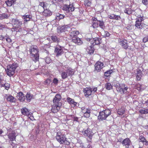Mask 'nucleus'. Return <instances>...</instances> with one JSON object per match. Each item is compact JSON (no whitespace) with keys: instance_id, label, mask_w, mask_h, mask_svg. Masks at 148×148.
<instances>
[{"instance_id":"obj_1","label":"nucleus","mask_w":148,"mask_h":148,"mask_svg":"<svg viewBox=\"0 0 148 148\" xmlns=\"http://www.w3.org/2000/svg\"><path fill=\"white\" fill-rule=\"evenodd\" d=\"M56 138L60 144H64L67 145H69L70 144V141L60 132H58L57 133Z\"/></svg>"},{"instance_id":"obj_2","label":"nucleus","mask_w":148,"mask_h":148,"mask_svg":"<svg viewBox=\"0 0 148 148\" xmlns=\"http://www.w3.org/2000/svg\"><path fill=\"white\" fill-rule=\"evenodd\" d=\"M17 67L18 64L15 63H14L12 64L8 65L7 69H5L7 75L10 77L13 76Z\"/></svg>"},{"instance_id":"obj_3","label":"nucleus","mask_w":148,"mask_h":148,"mask_svg":"<svg viewBox=\"0 0 148 148\" xmlns=\"http://www.w3.org/2000/svg\"><path fill=\"white\" fill-rule=\"evenodd\" d=\"M99 115L98 116V119L99 121L106 119L111 114L110 110L109 109H106L99 112Z\"/></svg>"},{"instance_id":"obj_4","label":"nucleus","mask_w":148,"mask_h":148,"mask_svg":"<svg viewBox=\"0 0 148 148\" xmlns=\"http://www.w3.org/2000/svg\"><path fill=\"white\" fill-rule=\"evenodd\" d=\"M12 22L13 24L14 30L16 32H20L22 31L21 26L22 25V21H19L17 18H13Z\"/></svg>"},{"instance_id":"obj_5","label":"nucleus","mask_w":148,"mask_h":148,"mask_svg":"<svg viewBox=\"0 0 148 148\" xmlns=\"http://www.w3.org/2000/svg\"><path fill=\"white\" fill-rule=\"evenodd\" d=\"M82 133L85 136H87L88 138H87V140L88 143H92V138L94 135L92 131L89 128L86 130L82 131Z\"/></svg>"},{"instance_id":"obj_6","label":"nucleus","mask_w":148,"mask_h":148,"mask_svg":"<svg viewBox=\"0 0 148 148\" xmlns=\"http://www.w3.org/2000/svg\"><path fill=\"white\" fill-rule=\"evenodd\" d=\"M97 90V87L91 88L90 87H86L84 88L83 91L84 96L86 97H88L90 95L91 93H94Z\"/></svg>"},{"instance_id":"obj_7","label":"nucleus","mask_w":148,"mask_h":148,"mask_svg":"<svg viewBox=\"0 0 148 148\" xmlns=\"http://www.w3.org/2000/svg\"><path fill=\"white\" fill-rule=\"evenodd\" d=\"M63 47L59 45H57L55 47L54 53L56 57H58L64 53Z\"/></svg>"},{"instance_id":"obj_8","label":"nucleus","mask_w":148,"mask_h":148,"mask_svg":"<svg viewBox=\"0 0 148 148\" xmlns=\"http://www.w3.org/2000/svg\"><path fill=\"white\" fill-rule=\"evenodd\" d=\"M144 20L143 16H140L137 18L135 24V26L138 29H142L143 27V24L142 22Z\"/></svg>"},{"instance_id":"obj_9","label":"nucleus","mask_w":148,"mask_h":148,"mask_svg":"<svg viewBox=\"0 0 148 148\" xmlns=\"http://www.w3.org/2000/svg\"><path fill=\"white\" fill-rule=\"evenodd\" d=\"M21 114L24 115L28 116L30 119L33 120L34 119L32 115L33 114L32 112H29L28 109L26 108H24L21 109Z\"/></svg>"},{"instance_id":"obj_10","label":"nucleus","mask_w":148,"mask_h":148,"mask_svg":"<svg viewBox=\"0 0 148 148\" xmlns=\"http://www.w3.org/2000/svg\"><path fill=\"white\" fill-rule=\"evenodd\" d=\"M94 67V72H99L101 71V69L104 67V66L103 62L98 61L95 64Z\"/></svg>"},{"instance_id":"obj_11","label":"nucleus","mask_w":148,"mask_h":148,"mask_svg":"<svg viewBox=\"0 0 148 148\" xmlns=\"http://www.w3.org/2000/svg\"><path fill=\"white\" fill-rule=\"evenodd\" d=\"M127 40H122L121 39H119L118 41L119 43L121 46L123 48H124L125 49H129L131 50H132L133 49L129 46L128 43H127Z\"/></svg>"},{"instance_id":"obj_12","label":"nucleus","mask_w":148,"mask_h":148,"mask_svg":"<svg viewBox=\"0 0 148 148\" xmlns=\"http://www.w3.org/2000/svg\"><path fill=\"white\" fill-rule=\"evenodd\" d=\"M17 134L14 131H12L8 133L7 135L8 138L10 141H16V137Z\"/></svg>"},{"instance_id":"obj_13","label":"nucleus","mask_w":148,"mask_h":148,"mask_svg":"<svg viewBox=\"0 0 148 148\" xmlns=\"http://www.w3.org/2000/svg\"><path fill=\"white\" fill-rule=\"evenodd\" d=\"M89 41H90L91 44L93 45L94 46L95 45H99L101 42V39L99 37H95L90 40L89 39Z\"/></svg>"},{"instance_id":"obj_14","label":"nucleus","mask_w":148,"mask_h":148,"mask_svg":"<svg viewBox=\"0 0 148 148\" xmlns=\"http://www.w3.org/2000/svg\"><path fill=\"white\" fill-rule=\"evenodd\" d=\"M31 55L39 53V50L36 45H32L30 47L29 50Z\"/></svg>"},{"instance_id":"obj_15","label":"nucleus","mask_w":148,"mask_h":148,"mask_svg":"<svg viewBox=\"0 0 148 148\" xmlns=\"http://www.w3.org/2000/svg\"><path fill=\"white\" fill-rule=\"evenodd\" d=\"M61 106L59 104L54 103L52 106L51 111L53 113H56L60 109Z\"/></svg>"},{"instance_id":"obj_16","label":"nucleus","mask_w":148,"mask_h":148,"mask_svg":"<svg viewBox=\"0 0 148 148\" xmlns=\"http://www.w3.org/2000/svg\"><path fill=\"white\" fill-rule=\"evenodd\" d=\"M63 10H65L67 12H69L70 10L71 12L74 11L75 10V8L72 5H65L63 8Z\"/></svg>"},{"instance_id":"obj_17","label":"nucleus","mask_w":148,"mask_h":148,"mask_svg":"<svg viewBox=\"0 0 148 148\" xmlns=\"http://www.w3.org/2000/svg\"><path fill=\"white\" fill-rule=\"evenodd\" d=\"M123 146H125V148H129L131 143V141L130 139L126 138L124 139L122 142Z\"/></svg>"},{"instance_id":"obj_18","label":"nucleus","mask_w":148,"mask_h":148,"mask_svg":"<svg viewBox=\"0 0 148 148\" xmlns=\"http://www.w3.org/2000/svg\"><path fill=\"white\" fill-rule=\"evenodd\" d=\"M66 100L68 103L71 105V107L74 108L77 104V103L75 102L74 100L69 97H67Z\"/></svg>"},{"instance_id":"obj_19","label":"nucleus","mask_w":148,"mask_h":148,"mask_svg":"<svg viewBox=\"0 0 148 148\" xmlns=\"http://www.w3.org/2000/svg\"><path fill=\"white\" fill-rule=\"evenodd\" d=\"M119 89L117 91L118 92H120L121 94H123L125 92L127 91L128 88L127 86L124 84H121Z\"/></svg>"},{"instance_id":"obj_20","label":"nucleus","mask_w":148,"mask_h":148,"mask_svg":"<svg viewBox=\"0 0 148 148\" xmlns=\"http://www.w3.org/2000/svg\"><path fill=\"white\" fill-rule=\"evenodd\" d=\"M139 142L143 143V145H148V141L143 135L140 136L138 139Z\"/></svg>"},{"instance_id":"obj_21","label":"nucleus","mask_w":148,"mask_h":148,"mask_svg":"<svg viewBox=\"0 0 148 148\" xmlns=\"http://www.w3.org/2000/svg\"><path fill=\"white\" fill-rule=\"evenodd\" d=\"M61 98V96L60 94H57L56 95L53 99V103L59 104V102L60 101Z\"/></svg>"},{"instance_id":"obj_22","label":"nucleus","mask_w":148,"mask_h":148,"mask_svg":"<svg viewBox=\"0 0 148 148\" xmlns=\"http://www.w3.org/2000/svg\"><path fill=\"white\" fill-rule=\"evenodd\" d=\"M94 46L91 44L90 46H88L86 49V51L90 54H93L94 51Z\"/></svg>"},{"instance_id":"obj_23","label":"nucleus","mask_w":148,"mask_h":148,"mask_svg":"<svg viewBox=\"0 0 148 148\" xmlns=\"http://www.w3.org/2000/svg\"><path fill=\"white\" fill-rule=\"evenodd\" d=\"M79 34V32L77 30L71 32L70 34V38L73 40V39L77 37V36Z\"/></svg>"},{"instance_id":"obj_24","label":"nucleus","mask_w":148,"mask_h":148,"mask_svg":"<svg viewBox=\"0 0 148 148\" xmlns=\"http://www.w3.org/2000/svg\"><path fill=\"white\" fill-rule=\"evenodd\" d=\"M7 100L12 103H15L16 101V99L11 95H6L5 96Z\"/></svg>"},{"instance_id":"obj_25","label":"nucleus","mask_w":148,"mask_h":148,"mask_svg":"<svg viewBox=\"0 0 148 148\" xmlns=\"http://www.w3.org/2000/svg\"><path fill=\"white\" fill-rule=\"evenodd\" d=\"M32 56V60L35 62L39 61V53L31 55Z\"/></svg>"},{"instance_id":"obj_26","label":"nucleus","mask_w":148,"mask_h":148,"mask_svg":"<svg viewBox=\"0 0 148 148\" xmlns=\"http://www.w3.org/2000/svg\"><path fill=\"white\" fill-rule=\"evenodd\" d=\"M52 12L49 9V8L44 10L42 12L43 16L47 17L49 16L52 15Z\"/></svg>"},{"instance_id":"obj_27","label":"nucleus","mask_w":148,"mask_h":148,"mask_svg":"<svg viewBox=\"0 0 148 148\" xmlns=\"http://www.w3.org/2000/svg\"><path fill=\"white\" fill-rule=\"evenodd\" d=\"M138 10H132L131 9V8H126L125 10H124V12L125 14H128V15H130L132 14L134 12H135L136 11L137 12Z\"/></svg>"},{"instance_id":"obj_28","label":"nucleus","mask_w":148,"mask_h":148,"mask_svg":"<svg viewBox=\"0 0 148 148\" xmlns=\"http://www.w3.org/2000/svg\"><path fill=\"white\" fill-rule=\"evenodd\" d=\"M17 97L19 100L21 101H24L25 99L24 95L21 92L18 93Z\"/></svg>"},{"instance_id":"obj_29","label":"nucleus","mask_w":148,"mask_h":148,"mask_svg":"<svg viewBox=\"0 0 148 148\" xmlns=\"http://www.w3.org/2000/svg\"><path fill=\"white\" fill-rule=\"evenodd\" d=\"M108 17L110 19H115L118 20L121 19V17L119 15H116L114 14L109 15Z\"/></svg>"},{"instance_id":"obj_30","label":"nucleus","mask_w":148,"mask_h":148,"mask_svg":"<svg viewBox=\"0 0 148 148\" xmlns=\"http://www.w3.org/2000/svg\"><path fill=\"white\" fill-rule=\"evenodd\" d=\"M137 73L136 76V78L138 81H140L142 76L143 73L140 69H138L137 70Z\"/></svg>"},{"instance_id":"obj_31","label":"nucleus","mask_w":148,"mask_h":148,"mask_svg":"<svg viewBox=\"0 0 148 148\" xmlns=\"http://www.w3.org/2000/svg\"><path fill=\"white\" fill-rule=\"evenodd\" d=\"M22 18L24 19V23H25L30 21L32 18V16L30 15H24L22 16Z\"/></svg>"},{"instance_id":"obj_32","label":"nucleus","mask_w":148,"mask_h":148,"mask_svg":"<svg viewBox=\"0 0 148 148\" xmlns=\"http://www.w3.org/2000/svg\"><path fill=\"white\" fill-rule=\"evenodd\" d=\"M39 6L42 7L44 10L49 8V5L46 2H41L39 3Z\"/></svg>"},{"instance_id":"obj_33","label":"nucleus","mask_w":148,"mask_h":148,"mask_svg":"<svg viewBox=\"0 0 148 148\" xmlns=\"http://www.w3.org/2000/svg\"><path fill=\"white\" fill-rule=\"evenodd\" d=\"M67 71L68 72V76H71L75 73L74 69L69 67H67Z\"/></svg>"},{"instance_id":"obj_34","label":"nucleus","mask_w":148,"mask_h":148,"mask_svg":"<svg viewBox=\"0 0 148 148\" xmlns=\"http://www.w3.org/2000/svg\"><path fill=\"white\" fill-rule=\"evenodd\" d=\"M51 38L53 42H58L60 41V38L56 35L51 36Z\"/></svg>"},{"instance_id":"obj_35","label":"nucleus","mask_w":148,"mask_h":148,"mask_svg":"<svg viewBox=\"0 0 148 148\" xmlns=\"http://www.w3.org/2000/svg\"><path fill=\"white\" fill-rule=\"evenodd\" d=\"M125 112V109L124 108H121L118 110L117 113L120 115H122Z\"/></svg>"},{"instance_id":"obj_36","label":"nucleus","mask_w":148,"mask_h":148,"mask_svg":"<svg viewBox=\"0 0 148 148\" xmlns=\"http://www.w3.org/2000/svg\"><path fill=\"white\" fill-rule=\"evenodd\" d=\"M72 41L75 44L78 45H81L82 42L80 39L78 37L76 38L73 39Z\"/></svg>"},{"instance_id":"obj_37","label":"nucleus","mask_w":148,"mask_h":148,"mask_svg":"<svg viewBox=\"0 0 148 148\" xmlns=\"http://www.w3.org/2000/svg\"><path fill=\"white\" fill-rule=\"evenodd\" d=\"M66 29L64 26L59 27L57 28V31L58 33H61L64 32Z\"/></svg>"},{"instance_id":"obj_38","label":"nucleus","mask_w":148,"mask_h":148,"mask_svg":"<svg viewBox=\"0 0 148 148\" xmlns=\"http://www.w3.org/2000/svg\"><path fill=\"white\" fill-rule=\"evenodd\" d=\"M64 16L62 14L58 13L56 14V19L59 21L60 20L64 18Z\"/></svg>"},{"instance_id":"obj_39","label":"nucleus","mask_w":148,"mask_h":148,"mask_svg":"<svg viewBox=\"0 0 148 148\" xmlns=\"http://www.w3.org/2000/svg\"><path fill=\"white\" fill-rule=\"evenodd\" d=\"M139 111L141 114H147L148 113V109H140Z\"/></svg>"},{"instance_id":"obj_40","label":"nucleus","mask_w":148,"mask_h":148,"mask_svg":"<svg viewBox=\"0 0 148 148\" xmlns=\"http://www.w3.org/2000/svg\"><path fill=\"white\" fill-rule=\"evenodd\" d=\"M81 112L84 114L86 113V112L88 113L89 111H91V110L90 108H88L86 109L84 107H82L81 108Z\"/></svg>"},{"instance_id":"obj_41","label":"nucleus","mask_w":148,"mask_h":148,"mask_svg":"<svg viewBox=\"0 0 148 148\" xmlns=\"http://www.w3.org/2000/svg\"><path fill=\"white\" fill-rule=\"evenodd\" d=\"M68 75V74L65 71H63L61 73V77L62 79H64L67 78Z\"/></svg>"},{"instance_id":"obj_42","label":"nucleus","mask_w":148,"mask_h":148,"mask_svg":"<svg viewBox=\"0 0 148 148\" xmlns=\"http://www.w3.org/2000/svg\"><path fill=\"white\" fill-rule=\"evenodd\" d=\"M105 87L106 89L110 90L112 88L113 86L110 83H107L105 84Z\"/></svg>"},{"instance_id":"obj_43","label":"nucleus","mask_w":148,"mask_h":148,"mask_svg":"<svg viewBox=\"0 0 148 148\" xmlns=\"http://www.w3.org/2000/svg\"><path fill=\"white\" fill-rule=\"evenodd\" d=\"M33 95H31L30 93H27L26 95V97L27 101H30L31 99L33 98Z\"/></svg>"},{"instance_id":"obj_44","label":"nucleus","mask_w":148,"mask_h":148,"mask_svg":"<svg viewBox=\"0 0 148 148\" xmlns=\"http://www.w3.org/2000/svg\"><path fill=\"white\" fill-rule=\"evenodd\" d=\"M8 17L7 14L3 13L0 14V20H2L5 18H8Z\"/></svg>"},{"instance_id":"obj_45","label":"nucleus","mask_w":148,"mask_h":148,"mask_svg":"<svg viewBox=\"0 0 148 148\" xmlns=\"http://www.w3.org/2000/svg\"><path fill=\"white\" fill-rule=\"evenodd\" d=\"M91 1L89 0H85L84 1V4L86 6H89L91 5Z\"/></svg>"},{"instance_id":"obj_46","label":"nucleus","mask_w":148,"mask_h":148,"mask_svg":"<svg viewBox=\"0 0 148 148\" xmlns=\"http://www.w3.org/2000/svg\"><path fill=\"white\" fill-rule=\"evenodd\" d=\"M112 70H108L105 72L104 75L106 77H108L110 76V75L112 73Z\"/></svg>"},{"instance_id":"obj_47","label":"nucleus","mask_w":148,"mask_h":148,"mask_svg":"<svg viewBox=\"0 0 148 148\" xmlns=\"http://www.w3.org/2000/svg\"><path fill=\"white\" fill-rule=\"evenodd\" d=\"M92 27L94 28H96L98 26L99 21H95L92 22Z\"/></svg>"},{"instance_id":"obj_48","label":"nucleus","mask_w":148,"mask_h":148,"mask_svg":"<svg viewBox=\"0 0 148 148\" xmlns=\"http://www.w3.org/2000/svg\"><path fill=\"white\" fill-rule=\"evenodd\" d=\"M7 5L9 6H11L14 3L13 0H8L5 1Z\"/></svg>"},{"instance_id":"obj_49","label":"nucleus","mask_w":148,"mask_h":148,"mask_svg":"<svg viewBox=\"0 0 148 148\" xmlns=\"http://www.w3.org/2000/svg\"><path fill=\"white\" fill-rule=\"evenodd\" d=\"M99 26L102 29H103L105 27L104 23L103 21H99Z\"/></svg>"},{"instance_id":"obj_50","label":"nucleus","mask_w":148,"mask_h":148,"mask_svg":"<svg viewBox=\"0 0 148 148\" xmlns=\"http://www.w3.org/2000/svg\"><path fill=\"white\" fill-rule=\"evenodd\" d=\"M51 79H47L44 82V84L45 85L48 86L51 83Z\"/></svg>"},{"instance_id":"obj_51","label":"nucleus","mask_w":148,"mask_h":148,"mask_svg":"<svg viewBox=\"0 0 148 148\" xmlns=\"http://www.w3.org/2000/svg\"><path fill=\"white\" fill-rule=\"evenodd\" d=\"M135 88L138 90H140L141 89V85L139 83L136 84Z\"/></svg>"},{"instance_id":"obj_52","label":"nucleus","mask_w":148,"mask_h":148,"mask_svg":"<svg viewBox=\"0 0 148 148\" xmlns=\"http://www.w3.org/2000/svg\"><path fill=\"white\" fill-rule=\"evenodd\" d=\"M14 141H10L9 143L12 146V147L14 148H16L17 147V144L14 143L13 142Z\"/></svg>"},{"instance_id":"obj_53","label":"nucleus","mask_w":148,"mask_h":148,"mask_svg":"<svg viewBox=\"0 0 148 148\" xmlns=\"http://www.w3.org/2000/svg\"><path fill=\"white\" fill-rule=\"evenodd\" d=\"M7 28V27L5 25H3L0 23V30H3Z\"/></svg>"},{"instance_id":"obj_54","label":"nucleus","mask_w":148,"mask_h":148,"mask_svg":"<svg viewBox=\"0 0 148 148\" xmlns=\"http://www.w3.org/2000/svg\"><path fill=\"white\" fill-rule=\"evenodd\" d=\"M58 80L57 78H55L53 80V82L55 84L57 85L58 83Z\"/></svg>"},{"instance_id":"obj_55","label":"nucleus","mask_w":148,"mask_h":148,"mask_svg":"<svg viewBox=\"0 0 148 148\" xmlns=\"http://www.w3.org/2000/svg\"><path fill=\"white\" fill-rule=\"evenodd\" d=\"M45 61L47 63L49 64L51 62V60L50 58L47 57L46 58Z\"/></svg>"},{"instance_id":"obj_56","label":"nucleus","mask_w":148,"mask_h":148,"mask_svg":"<svg viewBox=\"0 0 148 148\" xmlns=\"http://www.w3.org/2000/svg\"><path fill=\"white\" fill-rule=\"evenodd\" d=\"M10 84L8 83H5V89L7 90H8L10 88Z\"/></svg>"},{"instance_id":"obj_57","label":"nucleus","mask_w":148,"mask_h":148,"mask_svg":"<svg viewBox=\"0 0 148 148\" xmlns=\"http://www.w3.org/2000/svg\"><path fill=\"white\" fill-rule=\"evenodd\" d=\"M90 111H89L88 113L86 112V113H84V116L86 118L89 117L90 115Z\"/></svg>"},{"instance_id":"obj_58","label":"nucleus","mask_w":148,"mask_h":148,"mask_svg":"<svg viewBox=\"0 0 148 148\" xmlns=\"http://www.w3.org/2000/svg\"><path fill=\"white\" fill-rule=\"evenodd\" d=\"M121 84H120L119 83H117L114 85V86L116 87L117 90L118 91L119 89V88H120Z\"/></svg>"},{"instance_id":"obj_59","label":"nucleus","mask_w":148,"mask_h":148,"mask_svg":"<svg viewBox=\"0 0 148 148\" xmlns=\"http://www.w3.org/2000/svg\"><path fill=\"white\" fill-rule=\"evenodd\" d=\"M142 3L144 5H146L148 4V0H142Z\"/></svg>"},{"instance_id":"obj_60","label":"nucleus","mask_w":148,"mask_h":148,"mask_svg":"<svg viewBox=\"0 0 148 148\" xmlns=\"http://www.w3.org/2000/svg\"><path fill=\"white\" fill-rule=\"evenodd\" d=\"M110 34L107 31H104V35L105 37H108L110 36Z\"/></svg>"},{"instance_id":"obj_61","label":"nucleus","mask_w":148,"mask_h":148,"mask_svg":"<svg viewBox=\"0 0 148 148\" xmlns=\"http://www.w3.org/2000/svg\"><path fill=\"white\" fill-rule=\"evenodd\" d=\"M143 42L145 43L148 41V37H146L143 38Z\"/></svg>"},{"instance_id":"obj_62","label":"nucleus","mask_w":148,"mask_h":148,"mask_svg":"<svg viewBox=\"0 0 148 148\" xmlns=\"http://www.w3.org/2000/svg\"><path fill=\"white\" fill-rule=\"evenodd\" d=\"M6 40L8 43H10L12 42V40L9 37H7L6 38Z\"/></svg>"},{"instance_id":"obj_63","label":"nucleus","mask_w":148,"mask_h":148,"mask_svg":"<svg viewBox=\"0 0 148 148\" xmlns=\"http://www.w3.org/2000/svg\"><path fill=\"white\" fill-rule=\"evenodd\" d=\"M92 20L93 21L92 22L99 21L97 20V18H95V17H93L92 18Z\"/></svg>"},{"instance_id":"obj_64","label":"nucleus","mask_w":148,"mask_h":148,"mask_svg":"<svg viewBox=\"0 0 148 148\" xmlns=\"http://www.w3.org/2000/svg\"><path fill=\"white\" fill-rule=\"evenodd\" d=\"M78 118L77 117H74V121H77Z\"/></svg>"}]
</instances>
